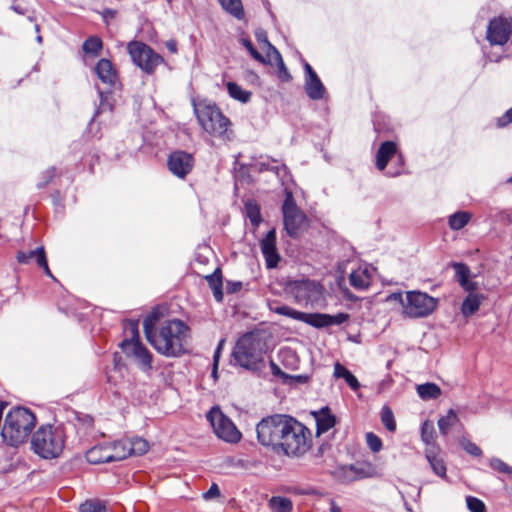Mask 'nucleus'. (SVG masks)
Wrapping results in <instances>:
<instances>
[{
    "label": "nucleus",
    "mask_w": 512,
    "mask_h": 512,
    "mask_svg": "<svg viewBox=\"0 0 512 512\" xmlns=\"http://www.w3.org/2000/svg\"><path fill=\"white\" fill-rule=\"evenodd\" d=\"M144 332L150 344L167 357H178L185 353L190 336L188 325L179 319L163 321L154 330L152 321L146 318Z\"/></svg>",
    "instance_id": "f257e3e1"
},
{
    "label": "nucleus",
    "mask_w": 512,
    "mask_h": 512,
    "mask_svg": "<svg viewBox=\"0 0 512 512\" xmlns=\"http://www.w3.org/2000/svg\"><path fill=\"white\" fill-rule=\"evenodd\" d=\"M194 112L201 128L210 136L223 142L234 138L232 122L212 102L202 101L194 105Z\"/></svg>",
    "instance_id": "f03ea898"
},
{
    "label": "nucleus",
    "mask_w": 512,
    "mask_h": 512,
    "mask_svg": "<svg viewBox=\"0 0 512 512\" xmlns=\"http://www.w3.org/2000/svg\"><path fill=\"white\" fill-rule=\"evenodd\" d=\"M265 342L257 333H246L237 341L233 357L241 367L257 371L264 366Z\"/></svg>",
    "instance_id": "7ed1b4c3"
},
{
    "label": "nucleus",
    "mask_w": 512,
    "mask_h": 512,
    "mask_svg": "<svg viewBox=\"0 0 512 512\" xmlns=\"http://www.w3.org/2000/svg\"><path fill=\"white\" fill-rule=\"evenodd\" d=\"M36 423L35 415L26 408L11 410L6 418L1 431L4 442L10 446H18L23 443Z\"/></svg>",
    "instance_id": "20e7f679"
},
{
    "label": "nucleus",
    "mask_w": 512,
    "mask_h": 512,
    "mask_svg": "<svg viewBox=\"0 0 512 512\" xmlns=\"http://www.w3.org/2000/svg\"><path fill=\"white\" fill-rule=\"evenodd\" d=\"M388 299L400 303L402 315L411 319L427 317L438 306L436 298L418 290L392 293Z\"/></svg>",
    "instance_id": "39448f33"
},
{
    "label": "nucleus",
    "mask_w": 512,
    "mask_h": 512,
    "mask_svg": "<svg viewBox=\"0 0 512 512\" xmlns=\"http://www.w3.org/2000/svg\"><path fill=\"white\" fill-rule=\"evenodd\" d=\"M66 435L62 426L45 425L38 428L31 441L32 449L44 459L57 458L65 447Z\"/></svg>",
    "instance_id": "423d86ee"
},
{
    "label": "nucleus",
    "mask_w": 512,
    "mask_h": 512,
    "mask_svg": "<svg viewBox=\"0 0 512 512\" xmlns=\"http://www.w3.org/2000/svg\"><path fill=\"white\" fill-rule=\"evenodd\" d=\"M291 417L281 414H275L263 418L256 425V434L258 442L264 446L278 452L284 433L288 429Z\"/></svg>",
    "instance_id": "0eeeda50"
},
{
    "label": "nucleus",
    "mask_w": 512,
    "mask_h": 512,
    "mask_svg": "<svg viewBox=\"0 0 512 512\" xmlns=\"http://www.w3.org/2000/svg\"><path fill=\"white\" fill-rule=\"evenodd\" d=\"M282 442L278 448L287 456H302L311 447V432L299 421L291 417Z\"/></svg>",
    "instance_id": "6e6552de"
},
{
    "label": "nucleus",
    "mask_w": 512,
    "mask_h": 512,
    "mask_svg": "<svg viewBox=\"0 0 512 512\" xmlns=\"http://www.w3.org/2000/svg\"><path fill=\"white\" fill-rule=\"evenodd\" d=\"M124 332L125 339L120 344L122 351L126 356L133 358L142 370L151 369L152 355L140 342L138 324L136 322L127 323Z\"/></svg>",
    "instance_id": "1a4fd4ad"
},
{
    "label": "nucleus",
    "mask_w": 512,
    "mask_h": 512,
    "mask_svg": "<svg viewBox=\"0 0 512 512\" xmlns=\"http://www.w3.org/2000/svg\"><path fill=\"white\" fill-rule=\"evenodd\" d=\"M279 315H284L289 318L302 321L316 328H323L331 325H340L348 320L349 316L346 313H338L336 315L322 314V313H304L297 311L287 305H281L274 309Z\"/></svg>",
    "instance_id": "9d476101"
},
{
    "label": "nucleus",
    "mask_w": 512,
    "mask_h": 512,
    "mask_svg": "<svg viewBox=\"0 0 512 512\" xmlns=\"http://www.w3.org/2000/svg\"><path fill=\"white\" fill-rule=\"evenodd\" d=\"M282 213L284 228L290 237L296 238L308 228L309 220L304 212L297 207L291 192L286 193Z\"/></svg>",
    "instance_id": "9b49d317"
},
{
    "label": "nucleus",
    "mask_w": 512,
    "mask_h": 512,
    "mask_svg": "<svg viewBox=\"0 0 512 512\" xmlns=\"http://www.w3.org/2000/svg\"><path fill=\"white\" fill-rule=\"evenodd\" d=\"M127 51L133 63L147 74H153L156 68L164 62L161 55L141 41L129 42Z\"/></svg>",
    "instance_id": "f8f14e48"
},
{
    "label": "nucleus",
    "mask_w": 512,
    "mask_h": 512,
    "mask_svg": "<svg viewBox=\"0 0 512 512\" xmlns=\"http://www.w3.org/2000/svg\"><path fill=\"white\" fill-rule=\"evenodd\" d=\"M287 291L294 301L303 306L314 305L322 300L323 287L310 279L295 280L287 285Z\"/></svg>",
    "instance_id": "ddd939ff"
},
{
    "label": "nucleus",
    "mask_w": 512,
    "mask_h": 512,
    "mask_svg": "<svg viewBox=\"0 0 512 512\" xmlns=\"http://www.w3.org/2000/svg\"><path fill=\"white\" fill-rule=\"evenodd\" d=\"M214 433L218 438L228 443H237L241 439V432L234 423L223 414L219 407H213L207 414Z\"/></svg>",
    "instance_id": "4468645a"
},
{
    "label": "nucleus",
    "mask_w": 512,
    "mask_h": 512,
    "mask_svg": "<svg viewBox=\"0 0 512 512\" xmlns=\"http://www.w3.org/2000/svg\"><path fill=\"white\" fill-rule=\"evenodd\" d=\"M512 35V19L499 16L492 19L487 27V40L491 45H504Z\"/></svg>",
    "instance_id": "2eb2a0df"
},
{
    "label": "nucleus",
    "mask_w": 512,
    "mask_h": 512,
    "mask_svg": "<svg viewBox=\"0 0 512 512\" xmlns=\"http://www.w3.org/2000/svg\"><path fill=\"white\" fill-rule=\"evenodd\" d=\"M167 165L173 175L184 179L191 172L194 166V159L187 152L175 151L169 155Z\"/></svg>",
    "instance_id": "dca6fc26"
},
{
    "label": "nucleus",
    "mask_w": 512,
    "mask_h": 512,
    "mask_svg": "<svg viewBox=\"0 0 512 512\" xmlns=\"http://www.w3.org/2000/svg\"><path fill=\"white\" fill-rule=\"evenodd\" d=\"M260 247L266 261L267 268H275L279 261L280 255L276 248V231L271 229L261 240Z\"/></svg>",
    "instance_id": "f3484780"
},
{
    "label": "nucleus",
    "mask_w": 512,
    "mask_h": 512,
    "mask_svg": "<svg viewBox=\"0 0 512 512\" xmlns=\"http://www.w3.org/2000/svg\"><path fill=\"white\" fill-rule=\"evenodd\" d=\"M304 68L306 72L305 91L307 95L313 100L322 99L325 93V88L321 80L308 63L304 65Z\"/></svg>",
    "instance_id": "a211bd4d"
},
{
    "label": "nucleus",
    "mask_w": 512,
    "mask_h": 512,
    "mask_svg": "<svg viewBox=\"0 0 512 512\" xmlns=\"http://www.w3.org/2000/svg\"><path fill=\"white\" fill-rule=\"evenodd\" d=\"M425 457L432 469V471L441 478H446V465L443 458L440 456V449L438 446L426 447Z\"/></svg>",
    "instance_id": "6ab92c4d"
},
{
    "label": "nucleus",
    "mask_w": 512,
    "mask_h": 512,
    "mask_svg": "<svg viewBox=\"0 0 512 512\" xmlns=\"http://www.w3.org/2000/svg\"><path fill=\"white\" fill-rule=\"evenodd\" d=\"M95 72L103 84L112 86L117 80L116 71L108 59H100L95 67Z\"/></svg>",
    "instance_id": "aec40b11"
},
{
    "label": "nucleus",
    "mask_w": 512,
    "mask_h": 512,
    "mask_svg": "<svg viewBox=\"0 0 512 512\" xmlns=\"http://www.w3.org/2000/svg\"><path fill=\"white\" fill-rule=\"evenodd\" d=\"M397 153V146L392 141L383 142L376 154V167L383 171L389 160Z\"/></svg>",
    "instance_id": "412c9836"
},
{
    "label": "nucleus",
    "mask_w": 512,
    "mask_h": 512,
    "mask_svg": "<svg viewBox=\"0 0 512 512\" xmlns=\"http://www.w3.org/2000/svg\"><path fill=\"white\" fill-rule=\"evenodd\" d=\"M316 421V433L317 435L326 433L328 430L334 427L336 423L335 416L332 415L328 408H323L318 412L314 413Z\"/></svg>",
    "instance_id": "4be33fe9"
},
{
    "label": "nucleus",
    "mask_w": 512,
    "mask_h": 512,
    "mask_svg": "<svg viewBox=\"0 0 512 512\" xmlns=\"http://www.w3.org/2000/svg\"><path fill=\"white\" fill-rule=\"evenodd\" d=\"M86 459L90 464H101L112 462L106 443L99 444L86 452Z\"/></svg>",
    "instance_id": "5701e85b"
},
{
    "label": "nucleus",
    "mask_w": 512,
    "mask_h": 512,
    "mask_svg": "<svg viewBox=\"0 0 512 512\" xmlns=\"http://www.w3.org/2000/svg\"><path fill=\"white\" fill-rule=\"evenodd\" d=\"M349 282L352 287L357 290H364L369 287L371 282V275L367 268H358L349 276Z\"/></svg>",
    "instance_id": "b1692460"
},
{
    "label": "nucleus",
    "mask_w": 512,
    "mask_h": 512,
    "mask_svg": "<svg viewBox=\"0 0 512 512\" xmlns=\"http://www.w3.org/2000/svg\"><path fill=\"white\" fill-rule=\"evenodd\" d=\"M127 444V438L113 443H106L111 461H120L130 456Z\"/></svg>",
    "instance_id": "393cba45"
},
{
    "label": "nucleus",
    "mask_w": 512,
    "mask_h": 512,
    "mask_svg": "<svg viewBox=\"0 0 512 512\" xmlns=\"http://www.w3.org/2000/svg\"><path fill=\"white\" fill-rule=\"evenodd\" d=\"M459 422V417L455 410H448L445 416H442L438 420L439 432L442 436H447L451 427Z\"/></svg>",
    "instance_id": "a878e982"
},
{
    "label": "nucleus",
    "mask_w": 512,
    "mask_h": 512,
    "mask_svg": "<svg viewBox=\"0 0 512 512\" xmlns=\"http://www.w3.org/2000/svg\"><path fill=\"white\" fill-rule=\"evenodd\" d=\"M482 297L479 294L469 293L462 303L461 312L468 317L474 314L480 307Z\"/></svg>",
    "instance_id": "bb28decb"
},
{
    "label": "nucleus",
    "mask_w": 512,
    "mask_h": 512,
    "mask_svg": "<svg viewBox=\"0 0 512 512\" xmlns=\"http://www.w3.org/2000/svg\"><path fill=\"white\" fill-rule=\"evenodd\" d=\"M221 7L230 15L238 20H242L245 16L241 0H218Z\"/></svg>",
    "instance_id": "cd10ccee"
},
{
    "label": "nucleus",
    "mask_w": 512,
    "mask_h": 512,
    "mask_svg": "<svg viewBox=\"0 0 512 512\" xmlns=\"http://www.w3.org/2000/svg\"><path fill=\"white\" fill-rule=\"evenodd\" d=\"M334 376L336 378H344L350 388L354 391L360 387L357 378L346 367L338 362L334 365Z\"/></svg>",
    "instance_id": "c85d7f7f"
},
{
    "label": "nucleus",
    "mask_w": 512,
    "mask_h": 512,
    "mask_svg": "<svg viewBox=\"0 0 512 512\" xmlns=\"http://www.w3.org/2000/svg\"><path fill=\"white\" fill-rule=\"evenodd\" d=\"M356 481L364 478H371L376 476V468L369 462H356L352 464Z\"/></svg>",
    "instance_id": "c756f323"
},
{
    "label": "nucleus",
    "mask_w": 512,
    "mask_h": 512,
    "mask_svg": "<svg viewBox=\"0 0 512 512\" xmlns=\"http://www.w3.org/2000/svg\"><path fill=\"white\" fill-rule=\"evenodd\" d=\"M226 87L229 96L239 102L247 103L251 98L252 93L250 91L244 90L235 82H227Z\"/></svg>",
    "instance_id": "7c9ffc66"
},
{
    "label": "nucleus",
    "mask_w": 512,
    "mask_h": 512,
    "mask_svg": "<svg viewBox=\"0 0 512 512\" xmlns=\"http://www.w3.org/2000/svg\"><path fill=\"white\" fill-rule=\"evenodd\" d=\"M472 218V214L466 211H458L449 216L448 224L452 230H460L465 227Z\"/></svg>",
    "instance_id": "2f4dec72"
},
{
    "label": "nucleus",
    "mask_w": 512,
    "mask_h": 512,
    "mask_svg": "<svg viewBox=\"0 0 512 512\" xmlns=\"http://www.w3.org/2000/svg\"><path fill=\"white\" fill-rule=\"evenodd\" d=\"M130 456L143 455L149 449L148 442L140 437L127 438V444Z\"/></svg>",
    "instance_id": "473e14b6"
},
{
    "label": "nucleus",
    "mask_w": 512,
    "mask_h": 512,
    "mask_svg": "<svg viewBox=\"0 0 512 512\" xmlns=\"http://www.w3.org/2000/svg\"><path fill=\"white\" fill-rule=\"evenodd\" d=\"M417 392L423 400L436 399L441 395V389L434 383L418 385Z\"/></svg>",
    "instance_id": "72a5a7b5"
},
{
    "label": "nucleus",
    "mask_w": 512,
    "mask_h": 512,
    "mask_svg": "<svg viewBox=\"0 0 512 512\" xmlns=\"http://www.w3.org/2000/svg\"><path fill=\"white\" fill-rule=\"evenodd\" d=\"M269 507L272 512H291L293 504L292 501L286 497L273 496L269 500Z\"/></svg>",
    "instance_id": "f704fd0d"
},
{
    "label": "nucleus",
    "mask_w": 512,
    "mask_h": 512,
    "mask_svg": "<svg viewBox=\"0 0 512 512\" xmlns=\"http://www.w3.org/2000/svg\"><path fill=\"white\" fill-rule=\"evenodd\" d=\"M334 477L342 483L356 481L352 465H344L335 469Z\"/></svg>",
    "instance_id": "c9c22d12"
},
{
    "label": "nucleus",
    "mask_w": 512,
    "mask_h": 512,
    "mask_svg": "<svg viewBox=\"0 0 512 512\" xmlns=\"http://www.w3.org/2000/svg\"><path fill=\"white\" fill-rule=\"evenodd\" d=\"M245 211L251 224L255 227L258 226L262 221L260 207L258 206V204L254 201H248L245 204Z\"/></svg>",
    "instance_id": "e433bc0d"
},
{
    "label": "nucleus",
    "mask_w": 512,
    "mask_h": 512,
    "mask_svg": "<svg viewBox=\"0 0 512 512\" xmlns=\"http://www.w3.org/2000/svg\"><path fill=\"white\" fill-rule=\"evenodd\" d=\"M102 49V40L97 36H91L83 43V51L86 54L97 56Z\"/></svg>",
    "instance_id": "4c0bfd02"
},
{
    "label": "nucleus",
    "mask_w": 512,
    "mask_h": 512,
    "mask_svg": "<svg viewBox=\"0 0 512 512\" xmlns=\"http://www.w3.org/2000/svg\"><path fill=\"white\" fill-rule=\"evenodd\" d=\"M80 512H106L107 508L103 501L98 499L86 500L79 507Z\"/></svg>",
    "instance_id": "58836bf2"
},
{
    "label": "nucleus",
    "mask_w": 512,
    "mask_h": 512,
    "mask_svg": "<svg viewBox=\"0 0 512 512\" xmlns=\"http://www.w3.org/2000/svg\"><path fill=\"white\" fill-rule=\"evenodd\" d=\"M434 435L435 430L433 424L429 421H425L421 427V438L427 447L436 446L434 444Z\"/></svg>",
    "instance_id": "ea45409f"
},
{
    "label": "nucleus",
    "mask_w": 512,
    "mask_h": 512,
    "mask_svg": "<svg viewBox=\"0 0 512 512\" xmlns=\"http://www.w3.org/2000/svg\"><path fill=\"white\" fill-rule=\"evenodd\" d=\"M381 421L387 430L394 432L396 430V423L392 410L384 406L381 410Z\"/></svg>",
    "instance_id": "a19ab883"
},
{
    "label": "nucleus",
    "mask_w": 512,
    "mask_h": 512,
    "mask_svg": "<svg viewBox=\"0 0 512 512\" xmlns=\"http://www.w3.org/2000/svg\"><path fill=\"white\" fill-rule=\"evenodd\" d=\"M45 253V250L43 247H39L33 251H29V252H23V251H20L18 254H17V260L18 262L22 263V264H29L33 259H35L36 263L38 264V253Z\"/></svg>",
    "instance_id": "79ce46f5"
},
{
    "label": "nucleus",
    "mask_w": 512,
    "mask_h": 512,
    "mask_svg": "<svg viewBox=\"0 0 512 512\" xmlns=\"http://www.w3.org/2000/svg\"><path fill=\"white\" fill-rule=\"evenodd\" d=\"M255 36L257 41L263 45L262 48H267L268 55H270L271 52L274 56H279V51L268 41L266 33L263 30H258Z\"/></svg>",
    "instance_id": "37998d69"
},
{
    "label": "nucleus",
    "mask_w": 512,
    "mask_h": 512,
    "mask_svg": "<svg viewBox=\"0 0 512 512\" xmlns=\"http://www.w3.org/2000/svg\"><path fill=\"white\" fill-rule=\"evenodd\" d=\"M452 267L455 270L456 278L459 283L464 282L470 276V269L466 264L453 263Z\"/></svg>",
    "instance_id": "c03bdc74"
},
{
    "label": "nucleus",
    "mask_w": 512,
    "mask_h": 512,
    "mask_svg": "<svg viewBox=\"0 0 512 512\" xmlns=\"http://www.w3.org/2000/svg\"><path fill=\"white\" fill-rule=\"evenodd\" d=\"M489 465L493 470L499 473L512 475V467L499 458H492Z\"/></svg>",
    "instance_id": "a18cd8bd"
},
{
    "label": "nucleus",
    "mask_w": 512,
    "mask_h": 512,
    "mask_svg": "<svg viewBox=\"0 0 512 512\" xmlns=\"http://www.w3.org/2000/svg\"><path fill=\"white\" fill-rule=\"evenodd\" d=\"M467 507L471 512H484L485 505L483 501L476 497L469 496L466 498Z\"/></svg>",
    "instance_id": "49530a36"
},
{
    "label": "nucleus",
    "mask_w": 512,
    "mask_h": 512,
    "mask_svg": "<svg viewBox=\"0 0 512 512\" xmlns=\"http://www.w3.org/2000/svg\"><path fill=\"white\" fill-rule=\"evenodd\" d=\"M366 442H367L368 447L373 452H379L381 450V448H382V441H381V439L377 435H375L373 433H367L366 434Z\"/></svg>",
    "instance_id": "de8ad7c7"
},
{
    "label": "nucleus",
    "mask_w": 512,
    "mask_h": 512,
    "mask_svg": "<svg viewBox=\"0 0 512 512\" xmlns=\"http://www.w3.org/2000/svg\"><path fill=\"white\" fill-rule=\"evenodd\" d=\"M462 448L470 455L475 457H480L482 455V450L470 440L464 439L461 441Z\"/></svg>",
    "instance_id": "09e8293b"
},
{
    "label": "nucleus",
    "mask_w": 512,
    "mask_h": 512,
    "mask_svg": "<svg viewBox=\"0 0 512 512\" xmlns=\"http://www.w3.org/2000/svg\"><path fill=\"white\" fill-rule=\"evenodd\" d=\"M243 46L248 50L250 55L259 62H265L263 56L254 48L252 42L248 39H242Z\"/></svg>",
    "instance_id": "8fccbe9b"
},
{
    "label": "nucleus",
    "mask_w": 512,
    "mask_h": 512,
    "mask_svg": "<svg viewBox=\"0 0 512 512\" xmlns=\"http://www.w3.org/2000/svg\"><path fill=\"white\" fill-rule=\"evenodd\" d=\"M274 57L278 61L279 76H280V78L283 79V80H289L290 79V74H289L287 68L285 67V64L283 62V59H282L281 55L279 54V56H274Z\"/></svg>",
    "instance_id": "3c124183"
},
{
    "label": "nucleus",
    "mask_w": 512,
    "mask_h": 512,
    "mask_svg": "<svg viewBox=\"0 0 512 512\" xmlns=\"http://www.w3.org/2000/svg\"><path fill=\"white\" fill-rule=\"evenodd\" d=\"M37 265L39 267L43 268V270L47 276L54 278L49 269L45 253H42V252L38 253V264Z\"/></svg>",
    "instance_id": "603ef678"
},
{
    "label": "nucleus",
    "mask_w": 512,
    "mask_h": 512,
    "mask_svg": "<svg viewBox=\"0 0 512 512\" xmlns=\"http://www.w3.org/2000/svg\"><path fill=\"white\" fill-rule=\"evenodd\" d=\"M220 496V489L217 484L213 483L209 490L204 494L205 499H212Z\"/></svg>",
    "instance_id": "864d4df0"
},
{
    "label": "nucleus",
    "mask_w": 512,
    "mask_h": 512,
    "mask_svg": "<svg viewBox=\"0 0 512 512\" xmlns=\"http://www.w3.org/2000/svg\"><path fill=\"white\" fill-rule=\"evenodd\" d=\"M221 285H222L221 280L219 278H217V283L213 284V288H212L214 297L218 302L222 301V299H223Z\"/></svg>",
    "instance_id": "5fc2aeb1"
},
{
    "label": "nucleus",
    "mask_w": 512,
    "mask_h": 512,
    "mask_svg": "<svg viewBox=\"0 0 512 512\" xmlns=\"http://www.w3.org/2000/svg\"><path fill=\"white\" fill-rule=\"evenodd\" d=\"M459 284L465 291H468L470 293L477 289V283L470 281L469 278Z\"/></svg>",
    "instance_id": "6e6d98bb"
},
{
    "label": "nucleus",
    "mask_w": 512,
    "mask_h": 512,
    "mask_svg": "<svg viewBox=\"0 0 512 512\" xmlns=\"http://www.w3.org/2000/svg\"><path fill=\"white\" fill-rule=\"evenodd\" d=\"M512 122V108L509 109L506 114L499 119V126H504L507 123Z\"/></svg>",
    "instance_id": "4d7b16f0"
},
{
    "label": "nucleus",
    "mask_w": 512,
    "mask_h": 512,
    "mask_svg": "<svg viewBox=\"0 0 512 512\" xmlns=\"http://www.w3.org/2000/svg\"><path fill=\"white\" fill-rule=\"evenodd\" d=\"M165 46L166 48L171 52V53H177V43L176 41L174 40H169L165 43Z\"/></svg>",
    "instance_id": "13d9d810"
},
{
    "label": "nucleus",
    "mask_w": 512,
    "mask_h": 512,
    "mask_svg": "<svg viewBox=\"0 0 512 512\" xmlns=\"http://www.w3.org/2000/svg\"><path fill=\"white\" fill-rule=\"evenodd\" d=\"M217 278L221 280V275L214 273L212 275L207 276V280L209 281L211 288H213V284L217 283Z\"/></svg>",
    "instance_id": "bf43d9fd"
},
{
    "label": "nucleus",
    "mask_w": 512,
    "mask_h": 512,
    "mask_svg": "<svg viewBox=\"0 0 512 512\" xmlns=\"http://www.w3.org/2000/svg\"><path fill=\"white\" fill-rule=\"evenodd\" d=\"M221 350L216 349L213 355V363L215 367H218V362L220 358Z\"/></svg>",
    "instance_id": "052dcab7"
},
{
    "label": "nucleus",
    "mask_w": 512,
    "mask_h": 512,
    "mask_svg": "<svg viewBox=\"0 0 512 512\" xmlns=\"http://www.w3.org/2000/svg\"><path fill=\"white\" fill-rule=\"evenodd\" d=\"M12 9L19 14H25L26 12V9L22 8L20 5H13Z\"/></svg>",
    "instance_id": "680f3d73"
},
{
    "label": "nucleus",
    "mask_w": 512,
    "mask_h": 512,
    "mask_svg": "<svg viewBox=\"0 0 512 512\" xmlns=\"http://www.w3.org/2000/svg\"><path fill=\"white\" fill-rule=\"evenodd\" d=\"M241 287H242L241 282L233 283L232 288L230 289V292H236V291L240 290Z\"/></svg>",
    "instance_id": "e2e57ef3"
},
{
    "label": "nucleus",
    "mask_w": 512,
    "mask_h": 512,
    "mask_svg": "<svg viewBox=\"0 0 512 512\" xmlns=\"http://www.w3.org/2000/svg\"><path fill=\"white\" fill-rule=\"evenodd\" d=\"M330 511L331 512H341V508L338 505H336L334 502H332Z\"/></svg>",
    "instance_id": "0e129e2a"
},
{
    "label": "nucleus",
    "mask_w": 512,
    "mask_h": 512,
    "mask_svg": "<svg viewBox=\"0 0 512 512\" xmlns=\"http://www.w3.org/2000/svg\"><path fill=\"white\" fill-rule=\"evenodd\" d=\"M271 367H272L274 374H278L280 372L279 367L276 364H274L273 362H271Z\"/></svg>",
    "instance_id": "69168bd1"
},
{
    "label": "nucleus",
    "mask_w": 512,
    "mask_h": 512,
    "mask_svg": "<svg viewBox=\"0 0 512 512\" xmlns=\"http://www.w3.org/2000/svg\"><path fill=\"white\" fill-rule=\"evenodd\" d=\"M217 368H218V367H215V366L213 365L212 376H213L215 379L217 378Z\"/></svg>",
    "instance_id": "338daca9"
},
{
    "label": "nucleus",
    "mask_w": 512,
    "mask_h": 512,
    "mask_svg": "<svg viewBox=\"0 0 512 512\" xmlns=\"http://www.w3.org/2000/svg\"><path fill=\"white\" fill-rule=\"evenodd\" d=\"M224 342H225V340H224V339H222V340L219 342V344H218V346H217V348H216V349L222 350V347H223Z\"/></svg>",
    "instance_id": "774afa93"
}]
</instances>
